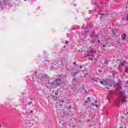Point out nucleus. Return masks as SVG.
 <instances>
[{"mask_svg":"<svg viewBox=\"0 0 128 128\" xmlns=\"http://www.w3.org/2000/svg\"><path fill=\"white\" fill-rule=\"evenodd\" d=\"M106 88H108V87H106Z\"/></svg>","mask_w":128,"mask_h":128,"instance_id":"obj_35","label":"nucleus"},{"mask_svg":"<svg viewBox=\"0 0 128 128\" xmlns=\"http://www.w3.org/2000/svg\"><path fill=\"white\" fill-rule=\"evenodd\" d=\"M96 102H98V100L95 101V103L96 104Z\"/></svg>","mask_w":128,"mask_h":128,"instance_id":"obj_29","label":"nucleus"},{"mask_svg":"<svg viewBox=\"0 0 128 128\" xmlns=\"http://www.w3.org/2000/svg\"><path fill=\"white\" fill-rule=\"evenodd\" d=\"M128 66H126V68H125V72H128Z\"/></svg>","mask_w":128,"mask_h":128,"instance_id":"obj_16","label":"nucleus"},{"mask_svg":"<svg viewBox=\"0 0 128 128\" xmlns=\"http://www.w3.org/2000/svg\"><path fill=\"white\" fill-rule=\"evenodd\" d=\"M72 80H76V78H72Z\"/></svg>","mask_w":128,"mask_h":128,"instance_id":"obj_26","label":"nucleus"},{"mask_svg":"<svg viewBox=\"0 0 128 128\" xmlns=\"http://www.w3.org/2000/svg\"><path fill=\"white\" fill-rule=\"evenodd\" d=\"M66 44H68V42L66 41Z\"/></svg>","mask_w":128,"mask_h":128,"instance_id":"obj_27","label":"nucleus"},{"mask_svg":"<svg viewBox=\"0 0 128 128\" xmlns=\"http://www.w3.org/2000/svg\"><path fill=\"white\" fill-rule=\"evenodd\" d=\"M24 0V2H26V0Z\"/></svg>","mask_w":128,"mask_h":128,"instance_id":"obj_34","label":"nucleus"},{"mask_svg":"<svg viewBox=\"0 0 128 128\" xmlns=\"http://www.w3.org/2000/svg\"><path fill=\"white\" fill-rule=\"evenodd\" d=\"M88 100H86L85 104H88V102H90V98L88 97L87 98Z\"/></svg>","mask_w":128,"mask_h":128,"instance_id":"obj_9","label":"nucleus"},{"mask_svg":"<svg viewBox=\"0 0 128 128\" xmlns=\"http://www.w3.org/2000/svg\"><path fill=\"white\" fill-rule=\"evenodd\" d=\"M103 48H106V45H103Z\"/></svg>","mask_w":128,"mask_h":128,"instance_id":"obj_28","label":"nucleus"},{"mask_svg":"<svg viewBox=\"0 0 128 128\" xmlns=\"http://www.w3.org/2000/svg\"><path fill=\"white\" fill-rule=\"evenodd\" d=\"M62 75H60L58 76L54 81V86H60L62 84Z\"/></svg>","mask_w":128,"mask_h":128,"instance_id":"obj_3","label":"nucleus"},{"mask_svg":"<svg viewBox=\"0 0 128 128\" xmlns=\"http://www.w3.org/2000/svg\"><path fill=\"white\" fill-rule=\"evenodd\" d=\"M51 70H54V68H51Z\"/></svg>","mask_w":128,"mask_h":128,"instance_id":"obj_33","label":"nucleus"},{"mask_svg":"<svg viewBox=\"0 0 128 128\" xmlns=\"http://www.w3.org/2000/svg\"><path fill=\"white\" fill-rule=\"evenodd\" d=\"M80 72V70H76V71L72 73V76L74 77L76 76V74H78Z\"/></svg>","mask_w":128,"mask_h":128,"instance_id":"obj_7","label":"nucleus"},{"mask_svg":"<svg viewBox=\"0 0 128 128\" xmlns=\"http://www.w3.org/2000/svg\"><path fill=\"white\" fill-rule=\"evenodd\" d=\"M125 63H126V62H120V66H124V64Z\"/></svg>","mask_w":128,"mask_h":128,"instance_id":"obj_12","label":"nucleus"},{"mask_svg":"<svg viewBox=\"0 0 128 128\" xmlns=\"http://www.w3.org/2000/svg\"><path fill=\"white\" fill-rule=\"evenodd\" d=\"M68 34H68L67 35H68Z\"/></svg>","mask_w":128,"mask_h":128,"instance_id":"obj_38","label":"nucleus"},{"mask_svg":"<svg viewBox=\"0 0 128 128\" xmlns=\"http://www.w3.org/2000/svg\"><path fill=\"white\" fill-rule=\"evenodd\" d=\"M99 36H100V34H97L96 35V38H98Z\"/></svg>","mask_w":128,"mask_h":128,"instance_id":"obj_17","label":"nucleus"},{"mask_svg":"<svg viewBox=\"0 0 128 128\" xmlns=\"http://www.w3.org/2000/svg\"><path fill=\"white\" fill-rule=\"evenodd\" d=\"M90 42H91V44H94V42H96V40H92L90 41Z\"/></svg>","mask_w":128,"mask_h":128,"instance_id":"obj_13","label":"nucleus"},{"mask_svg":"<svg viewBox=\"0 0 128 128\" xmlns=\"http://www.w3.org/2000/svg\"><path fill=\"white\" fill-rule=\"evenodd\" d=\"M67 36H70V34H67Z\"/></svg>","mask_w":128,"mask_h":128,"instance_id":"obj_36","label":"nucleus"},{"mask_svg":"<svg viewBox=\"0 0 128 128\" xmlns=\"http://www.w3.org/2000/svg\"><path fill=\"white\" fill-rule=\"evenodd\" d=\"M100 84H104V86H112V84H109L107 80H102L100 81Z\"/></svg>","mask_w":128,"mask_h":128,"instance_id":"obj_5","label":"nucleus"},{"mask_svg":"<svg viewBox=\"0 0 128 128\" xmlns=\"http://www.w3.org/2000/svg\"><path fill=\"white\" fill-rule=\"evenodd\" d=\"M126 114H128V112H127Z\"/></svg>","mask_w":128,"mask_h":128,"instance_id":"obj_37","label":"nucleus"},{"mask_svg":"<svg viewBox=\"0 0 128 128\" xmlns=\"http://www.w3.org/2000/svg\"><path fill=\"white\" fill-rule=\"evenodd\" d=\"M56 64H58V62H56Z\"/></svg>","mask_w":128,"mask_h":128,"instance_id":"obj_32","label":"nucleus"},{"mask_svg":"<svg viewBox=\"0 0 128 128\" xmlns=\"http://www.w3.org/2000/svg\"><path fill=\"white\" fill-rule=\"evenodd\" d=\"M60 102H62V103L64 102V100H60Z\"/></svg>","mask_w":128,"mask_h":128,"instance_id":"obj_24","label":"nucleus"},{"mask_svg":"<svg viewBox=\"0 0 128 128\" xmlns=\"http://www.w3.org/2000/svg\"><path fill=\"white\" fill-rule=\"evenodd\" d=\"M55 94L58 95V94L57 92H56V93H55Z\"/></svg>","mask_w":128,"mask_h":128,"instance_id":"obj_30","label":"nucleus"},{"mask_svg":"<svg viewBox=\"0 0 128 128\" xmlns=\"http://www.w3.org/2000/svg\"><path fill=\"white\" fill-rule=\"evenodd\" d=\"M88 60H94V54H88Z\"/></svg>","mask_w":128,"mask_h":128,"instance_id":"obj_6","label":"nucleus"},{"mask_svg":"<svg viewBox=\"0 0 128 128\" xmlns=\"http://www.w3.org/2000/svg\"><path fill=\"white\" fill-rule=\"evenodd\" d=\"M45 86L47 88H52L54 86V79L52 78L46 79Z\"/></svg>","mask_w":128,"mask_h":128,"instance_id":"obj_2","label":"nucleus"},{"mask_svg":"<svg viewBox=\"0 0 128 128\" xmlns=\"http://www.w3.org/2000/svg\"><path fill=\"white\" fill-rule=\"evenodd\" d=\"M126 20L128 21V14L127 15V16H126Z\"/></svg>","mask_w":128,"mask_h":128,"instance_id":"obj_21","label":"nucleus"},{"mask_svg":"<svg viewBox=\"0 0 128 128\" xmlns=\"http://www.w3.org/2000/svg\"><path fill=\"white\" fill-rule=\"evenodd\" d=\"M104 64H108V60H105L104 62Z\"/></svg>","mask_w":128,"mask_h":128,"instance_id":"obj_15","label":"nucleus"},{"mask_svg":"<svg viewBox=\"0 0 128 128\" xmlns=\"http://www.w3.org/2000/svg\"><path fill=\"white\" fill-rule=\"evenodd\" d=\"M126 34L124 33L122 35V40H126Z\"/></svg>","mask_w":128,"mask_h":128,"instance_id":"obj_8","label":"nucleus"},{"mask_svg":"<svg viewBox=\"0 0 128 128\" xmlns=\"http://www.w3.org/2000/svg\"><path fill=\"white\" fill-rule=\"evenodd\" d=\"M116 94L118 96V101L116 102V104H120L121 106L123 102H126L128 100H126V94L124 93V92H121L120 90H118V89H116Z\"/></svg>","mask_w":128,"mask_h":128,"instance_id":"obj_1","label":"nucleus"},{"mask_svg":"<svg viewBox=\"0 0 128 128\" xmlns=\"http://www.w3.org/2000/svg\"><path fill=\"white\" fill-rule=\"evenodd\" d=\"M92 106H96V108H98V104H94V103L92 104Z\"/></svg>","mask_w":128,"mask_h":128,"instance_id":"obj_10","label":"nucleus"},{"mask_svg":"<svg viewBox=\"0 0 128 128\" xmlns=\"http://www.w3.org/2000/svg\"><path fill=\"white\" fill-rule=\"evenodd\" d=\"M98 72H102V70H99Z\"/></svg>","mask_w":128,"mask_h":128,"instance_id":"obj_23","label":"nucleus"},{"mask_svg":"<svg viewBox=\"0 0 128 128\" xmlns=\"http://www.w3.org/2000/svg\"><path fill=\"white\" fill-rule=\"evenodd\" d=\"M90 38H92V35L90 36Z\"/></svg>","mask_w":128,"mask_h":128,"instance_id":"obj_31","label":"nucleus"},{"mask_svg":"<svg viewBox=\"0 0 128 128\" xmlns=\"http://www.w3.org/2000/svg\"><path fill=\"white\" fill-rule=\"evenodd\" d=\"M104 14H102V16L100 18H102V16H104Z\"/></svg>","mask_w":128,"mask_h":128,"instance_id":"obj_20","label":"nucleus"},{"mask_svg":"<svg viewBox=\"0 0 128 128\" xmlns=\"http://www.w3.org/2000/svg\"><path fill=\"white\" fill-rule=\"evenodd\" d=\"M74 66H76V62H74Z\"/></svg>","mask_w":128,"mask_h":128,"instance_id":"obj_19","label":"nucleus"},{"mask_svg":"<svg viewBox=\"0 0 128 128\" xmlns=\"http://www.w3.org/2000/svg\"><path fill=\"white\" fill-rule=\"evenodd\" d=\"M80 68H82V66H80Z\"/></svg>","mask_w":128,"mask_h":128,"instance_id":"obj_25","label":"nucleus"},{"mask_svg":"<svg viewBox=\"0 0 128 128\" xmlns=\"http://www.w3.org/2000/svg\"><path fill=\"white\" fill-rule=\"evenodd\" d=\"M32 112H34V110H32L31 111H30V114H32Z\"/></svg>","mask_w":128,"mask_h":128,"instance_id":"obj_22","label":"nucleus"},{"mask_svg":"<svg viewBox=\"0 0 128 128\" xmlns=\"http://www.w3.org/2000/svg\"><path fill=\"white\" fill-rule=\"evenodd\" d=\"M92 80V82H98V80H96V78H91Z\"/></svg>","mask_w":128,"mask_h":128,"instance_id":"obj_11","label":"nucleus"},{"mask_svg":"<svg viewBox=\"0 0 128 128\" xmlns=\"http://www.w3.org/2000/svg\"><path fill=\"white\" fill-rule=\"evenodd\" d=\"M68 108V110H70V108H72V106H69Z\"/></svg>","mask_w":128,"mask_h":128,"instance_id":"obj_18","label":"nucleus"},{"mask_svg":"<svg viewBox=\"0 0 128 128\" xmlns=\"http://www.w3.org/2000/svg\"><path fill=\"white\" fill-rule=\"evenodd\" d=\"M82 36H84V38H86V32L84 35V34H82Z\"/></svg>","mask_w":128,"mask_h":128,"instance_id":"obj_14","label":"nucleus"},{"mask_svg":"<svg viewBox=\"0 0 128 128\" xmlns=\"http://www.w3.org/2000/svg\"><path fill=\"white\" fill-rule=\"evenodd\" d=\"M38 78L40 80H48V75L46 74H42V75H40L38 76Z\"/></svg>","mask_w":128,"mask_h":128,"instance_id":"obj_4","label":"nucleus"}]
</instances>
